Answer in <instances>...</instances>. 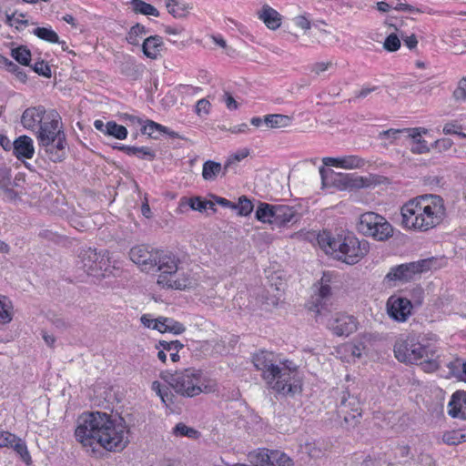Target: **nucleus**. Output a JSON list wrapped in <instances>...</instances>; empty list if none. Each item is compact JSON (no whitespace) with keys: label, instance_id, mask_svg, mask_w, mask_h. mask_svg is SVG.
I'll use <instances>...</instances> for the list:
<instances>
[{"label":"nucleus","instance_id":"57","mask_svg":"<svg viewBox=\"0 0 466 466\" xmlns=\"http://www.w3.org/2000/svg\"><path fill=\"white\" fill-rule=\"evenodd\" d=\"M322 162L324 166L327 167H335L342 168V157H323Z\"/></svg>","mask_w":466,"mask_h":466},{"label":"nucleus","instance_id":"11","mask_svg":"<svg viewBox=\"0 0 466 466\" xmlns=\"http://www.w3.org/2000/svg\"><path fill=\"white\" fill-rule=\"evenodd\" d=\"M316 320L324 324L336 336H349L358 329V321L353 316L343 312L333 314L328 313V310L322 312L319 306Z\"/></svg>","mask_w":466,"mask_h":466},{"label":"nucleus","instance_id":"42","mask_svg":"<svg viewBox=\"0 0 466 466\" xmlns=\"http://www.w3.org/2000/svg\"><path fill=\"white\" fill-rule=\"evenodd\" d=\"M12 57L16 60L18 63L24 66H28L31 60V52L25 46H18L16 48L12 49L11 51Z\"/></svg>","mask_w":466,"mask_h":466},{"label":"nucleus","instance_id":"46","mask_svg":"<svg viewBox=\"0 0 466 466\" xmlns=\"http://www.w3.org/2000/svg\"><path fill=\"white\" fill-rule=\"evenodd\" d=\"M238 208V214L241 216H248L253 210L252 202L245 196L238 198V203L236 206Z\"/></svg>","mask_w":466,"mask_h":466},{"label":"nucleus","instance_id":"34","mask_svg":"<svg viewBox=\"0 0 466 466\" xmlns=\"http://www.w3.org/2000/svg\"><path fill=\"white\" fill-rule=\"evenodd\" d=\"M187 204L193 210L205 211L207 209H214L215 203L212 201L205 200L200 197L190 198L188 199L182 198L180 200V206Z\"/></svg>","mask_w":466,"mask_h":466},{"label":"nucleus","instance_id":"36","mask_svg":"<svg viewBox=\"0 0 466 466\" xmlns=\"http://www.w3.org/2000/svg\"><path fill=\"white\" fill-rule=\"evenodd\" d=\"M13 319V305L9 299L0 295V324H7Z\"/></svg>","mask_w":466,"mask_h":466},{"label":"nucleus","instance_id":"53","mask_svg":"<svg viewBox=\"0 0 466 466\" xmlns=\"http://www.w3.org/2000/svg\"><path fill=\"white\" fill-rule=\"evenodd\" d=\"M34 71L40 76L50 77L51 69L49 66L44 61L35 62L33 67Z\"/></svg>","mask_w":466,"mask_h":466},{"label":"nucleus","instance_id":"49","mask_svg":"<svg viewBox=\"0 0 466 466\" xmlns=\"http://www.w3.org/2000/svg\"><path fill=\"white\" fill-rule=\"evenodd\" d=\"M453 98L456 101H466V77L460 80L457 87L453 91Z\"/></svg>","mask_w":466,"mask_h":466},{"label":"nucleus","instance_id":"1","mask_svg":"<svg viewBox=\"0 0 466 466\" xmlns=\"http://www.w3.org/2000/svg\"><path fill=\"white\" fill-rule=\"evenodd\" d=\"M76 440L84 447L95 451L99 445L108 451H121L129 443V430L121 418H113L101 411L83 413L77 420Z\"/></svg>","mask_w":466,"mask_h":466},{"label":"nucleus","instance_id":"62","mask_svg":"<svg viewBox=\"0 0 466 466\" xmlns=\"http://www.w3.org/2000/svg\"><path fill=\"white\" fill-rule=\"evenodd\" d=\"M225 104L229 110H234L238 108V103L236 102L234 97L228 93L225 94Z\"/></svg>","mask_w":466,"mask_h":466},{"label":"nucleus","instance_id":"47","mask_svg":"<svg viewBox=\"0 0 466 466\" xmlns=\"http://www.w3.org/2000/svg\"><path fill=\"white\" fill-rule=\"evenodd\" d=\"M165 322L167 323L166 324L167 332H171L173 334L178 335V334L183 333L186 330V328L182 323H180L173 319L165 318Z\"/></svg>","mask_w":466,"mask_h":466},{"label":"nucleus","instance_id":"13","mask_svg":"<svg viewBox=\"0 0 466 466\" xmlns=\"http://www.w3.org/2000/svg\"><path fill=\"white\" fill-rule=\"evenodd\" d=\"M319 174L323 187L334 186L339 190L351 187H360L364 185L362 177H355L351 174L336 173L325 167H319Z\"/></svg>","mask_w":466,"mask_h":466},{"label":"nucleus","instance_id":"51","mask_svg":"<svg viewBox=\"0 0 466 466\" xmlns=\"http://www.w3.org/2000/svg\"><path fill=\"white\" fill-rule=\"evenodd\" d=\"M173 433L179 436H187L192 438L196 436L197 431L183 423H178L173 429Z\"/></svg>","mask_w":466,"mask_h":466},{"label":"nucleus","instance_id":"55","mask_svg":"<svg viewBox=\"0 0 466 466\" xmlns=\"http://www.w3.org/2000/svg\"><path fill=\"white\" fill-rule=\"evenodd\" d=\"M136 156L142 159L152 160L155 157V153L147 147H137Z\"/></svg>","mask_w":466,"mask_h":466},{"label":"nucleus","instance_id":"12","mask_svg":"<svg viewBox=\"0 0 466 466\" xmlns=\"http://www.w3.org/2000/svg\"><path fill=\"white\" fill-rule=\"evenodd\" d=\"M360 230L366 236L383 241L393 235V228L387 219L374 212H366L360 218Z\"/></svg>","mask_w":466,"mask_h":466},{"label":"nucleus","instance_id":"25","mask_svg":"<svg viewBox=\"0 0 466 466\" xmlns=\"http://www.w3.org/2000/svg\"><path fill=\"white\" fill-rule=\"evenodd\" d=\"M448 413L452 418L466 419V393L456 391L448 404Z\"/></svg>","mask_w":466,"mask_h":466},{"label":"nucleus","instance_id":"7","mask_svg":"<svg viewBox=\"0 0 466 466\" xmlns=\"http://www.w3.org/2000/svg\"><path fill=\"white\" fill-rule=\"evenodd\" d=\"M158 271L157 283L167 289H188L196 285V281L187 272L180 269V259L175 254L159 250L156 258Z\"/></svg>","mask_w":466,"mask_h":466},{"label":"nucleus","instance_id":"32","mask_svg":"<svg viewBox=\"0 0 466 466\" xmlns=\"http://www.w3.org/2000/svg\"><path fill=\"white\" fill-rule=\"evenodd\" d=\"M165 3L168 13L176 18L186 16L190 8L183 0H166Z\"/></svg>","mask_w":466,"mask_h":466},{"label":"nucleus","instance_id":"26","mask_svg":"<svg viewBox=\"0 0 466 466\" xmlns=\"http://www.w3.org/2000/svg\"><path fill=\"white\" fill-rule=\"evenodd\" d=\"M258 18L271 30L279 28L281 25V15L275 9L264 5L258 12Z\"/></svg>","mask_w":466,"mask_h":466},{"label":"nucleus","instance_id":"14","mask_svg":"<svg viewBox=\"0 0 466 466\" xmlns=\"http://www.w3.org/2000/svg\"><path fill=\"white\" fill-rule=\"evenodd\" d=\"M254 466H293L292 460L279 451L260 449L249 454Z\"/></svg>","mask_w":466,"mask_h":466},{"label":"nucleus","instance_id":"43","mask_svg":"<svg viewBox=\"0 0 466 466\" xmlns=\"http://www.w3.org/2000/svg\"><path fill=\"white\" fill-rule=\"evenodd\" d=\"M106 135L116 139H125L127 137V130L124 126L118 125L114 121H108Z\"/></svg>","mask_w":466,"mask_h":466},{"label":"nucleus","instance_id":"60","mask_svg":"<svg viewBox=\"0 0 466 466\" xmlns=\"http://www.w3.org/2000/svg\"><path fill=\"white\" fill-rule=\"evenodd\" d=\"M410 454V449L407 445H400L397 447L396 449V456L399 459L405 460L407 459Z\"/></svg>","mask_w":466,"mask_h":466},{"label":"nucleus","instance_id":"30","mask_svg":"<svg viewBox=\"0 0 466 466\" xmlns=\"http://www.w3.org/2000/svg\"><path fill=\"white\" fill-rule=\"evenodd\" d=\"M275 206L265 202H260L256 210V218L263 223L275 222Z\"/></svg>","mask_w":466,"mask_h":466},{"label":"nucleus","instance_id":"50","mask_svg":"<svg viewBox=\"0 0 466 466\" xmlns=\"http://www.w3.org/2000/svg\"><path fill=\"white\" fill-rule=\"evenodd\" d=\"M400 46V41L397 35L390 34L384 42V48L388 51H397Z\"/></svg>","mask_w":466,"mask_h":466},{"label":"nucleus","instance_id":"38","mask_svg":"<svg viewBox=\"0 0 466 466\" xmlns=\"http://www.w3.org/2000/svg\"><path fill=\"white\" fill-rule=\"evenodd\" d=\"M151 390L156 392L167 407L173 403V394L167 387L163 386L159 381H153Z\"/></svg>","mask_w":466,"mask_h":466},{"label":"nucleus","instance_id":"24","mask_svg":"<svg viewBox=\"0 0 466 466\" xmlns=\"http://www.w3.org/2000/svg\"><path fill=\"white\" fill-rule=\"evenodd\" d=\"M331 275L329 273H324L320 282L319 288L318 290V294L316 295L314 306L311 309L317 314V307L322 309V312L327 311L326 300L329 298L331 294L330 288Z\"/></svg>","mask_w":466,"mask_h":466},{"label":"nucleus","instance_id":"44","mask_svg":"<svg viewBox=\"0 0 466 466\" xmlns=\"http://www.w3.org/2000/svg\"><path fill=\"white\" fill-rule=\"evenodd\" d=\"M146 34L145 26L137 24L129 30L127 40L131 45H138L139 39Z\"/></svg>","mask_w":466,"mask_h":466},{"label":"nucleus","instance_id":"31","mask_svg":"<svg viewBox=\"0 0 466 466\" xmlns=\"http://www.w3.org/2000/svg\"><path fill=\"white\" fill-rule=\"evenodd\" d=\"M295 216L294 209L287 205L275 206V222L274 225L282 226L291 221Z\"/></svg>","mask_w":466,"mask_h":466},{"label":"nucleus","instance_id":"29","mask_svg":"<svg viewBox=\"0 0 466 466\" xmlns=\"http://www.w3.org/2000/svg\"><path fill=\"white\" fill-rule=\"evenodd\" d=\"M228 170L218 162L207 160L203 164L202 177L204 180L214 181L218 177L225 176Z\"/></svg>","mask_w":466,"mask_h":466},{"label":"nucleus","instance_id":"52","mask_svg":"<svg viewBox=\"0 0 466 466\" xmlns=\"http://www.w3.org/2000/svg\"><path fill=\"white\" fill-rule=\"evenodd\" d=\"M248 154H249V152L248 149H243V150L232 155L226 161L225 168L229 169L234 163L239 162L242 159L246 158L248 156Z\"/></svg>","mask_w":466,"mask_h":466},{"label":"nucleus","instance_id":"3","mask_svg":"<svg viewBox=\"0 0 466 466\" xmlns=\"http://www.w3.org/2000/svg\"><path fill=\"white\" fill-rule=\"evenodd\" d=\"M401 226L405 229L428 231L444 218L443 200L437 195H423L409 200L400 208Z\"/></svg>","mask_w":466,"mask_h":466},{"label":"nucleus","instance_id":"48","mask_svg":"<svg viewBox=\"0 0 466 466\" xmlns=\"http://www.w3.org/2000/svg\"><path fill=\"white\" fill-rule=\"evenodd\" d=\"M453 142L450 138H440L437 139L431 147L436 149L440 153L446 152L451 148Z\"/></svg>","mask_w":466,"mask_h":466},{"label":"nucleus","instance_id":"56","mask_svg":"<svg viewBox=\"0 0 466 466\" xmlns=\"http://www.w3.org/2000/svg\"><path fill=\"white\" fill-rule=\"evenodd\" d=\"M210 104L206 99H200L198 101L196 105V113L198 116H201L202 114H208L209 111Z\"/></svg>","mask_w":466,"mask_h":466},{"label":"nucleus","instance_id":"21","mask_svg":"<svg viewBox=\"0 0 466 466\" xmlns=\"http://www.w3.org/2000/svg\"><path fill=\"white\" fill-rule=\"evenodd\" d=\"M365 351L366 344L362 338L352 342L345 343L339 346L337 350L340 358L348 362L360 359Z\"/></svg>","mask_w":466,"mask_h":466},{"label":"nucleus","instance_id":"40","mask_svg":"<svg viewBox=\"0 0 466 466\" xmlns=\"http://www.w3.org/2000/svg\"><path fill=\"white\" fill-rule=\"evenodd\" d=\"M366 160L357 155H348L342 157V168L360 169L364 167Z\"/></svg>","mask_w":466,"mask_h":466},{"label":"nucleus","instance_id":"41","mask_svg":"<svg viewBox=\"0 0 466 466\" xmlns=\"http://www.w3.org/2000/svg\"><path fill=\"white\" fill-rule=\"evenodd\" d=\"M33 33L44 41L49 43H59L58 35L51 27H36L34 29Z\"/></svg>","mask_w":466,"mask_h":466},{"label":"nucleus","instance_id":"19","mask_svg":"<svg viewBox=\"0 0 466 466\" xmlns=\"http://www.w3.org/2000/svg\"><path fill=\"white\" fill-rule=\"evenodd\" d=\"M428 132V129L425 127L407 128V131H405V139L410 141V151L412 153L424 154L430 152L431 147L422 137L423 135H427Z\"/></svg>","mask_w":466,"mask_h":466},{"label":"nucleus","instance_id":"54","mask_svg":"<svg viewBox=\"0 0 466 466\" xmlns=\"http://www.w3.org/2000/svg\"><path fill=\"white\" fill-rule=\"evenodd\" d=\"M25 15L24 14H16L14 13L12 15H6V20L7 23L13 26L15 25L16 28H18V25H26L27 21L24 19Z\"/></svg>","mask_w":466,"mask_h":466},{"label":"nucleus","instance_id":"17","mask_svg":"<svg viewBox=\"0 0 466 466\" xmlns=\"http://www.w3.org/2000/svg\"><path fill=\"white\" fill-rule=\"evenodd\" d=\"M387 313L396 321L404 322L411 315L412 304L407 298L391 295L386 303Z\"/></svg>","mask_w":466,"mask_h":466},{"label":"nucleus","instance_id":"35","mask_svg":"<svg viewBox=\"0 0 466 466\" xmlns=\"http://www.w3.org/2000/svg\"><path fill=\"white\" fill-rule=\"evenodd\" d=\"M134 12L144 15H152L155 17L159 16L158 10L152 5L146 3L143 0H132L130 3Z\"/></svg>","mask_w":466,"mask_h":466},{"label":"nucleus","instance_id":"16","mask_svg":"<svg viewBox=\"0 0 466 466\" xmlns=\"http://www.w3.org/2000/svg\"><path fill=\"white\" fill-rule=\"evenodd\" d=\"M338 412L343 416L346 423L354 424L361 417L362 409L360 400L349 391H342Z\"/></svg>","mask_w":466,"mask_h":466},{"label":"nucleus","instance_id":"23","mask_svg":"<svg viewBox=\"0 0 466 466\" xmlns=\"http://www.w3.org/2000/svg\"><path fill=\"white\" fill-rule=\"evenodd\" d=\"M0 195L6 201L16 199L17 193L12 187L11 169L0 162Z\"/></svg>","mask_w":466,"mask_h":466},{"label":"nucleus","instance_id":"59","mask_svg":"<svg viewBox=\"0 0 466 466\" xmlns=\"http://www.w3.org/2000/svg\"><path fill=\"white\" fill-rule=\"evenodd\" d=\"M460 129L461 127L457 123L449 122L444 125L442 131L445 135H455L458 133V130Z\"/></svg>","mask_w":466,"mask_h":466},{"label":"nucleus","instance_id":"9","mask_svg":"<svg viewBox=\"0 0 466 466\" xmlns=\"http://www.w3.org/2000/svg\"><path fill=\"white\" fill-rule=\"evenodd\" d=\"M111 260L107 250L97 252L96 248H82L78 255L77 267L87 275L93 277H104L110 273Z\"/></svg>","mask_w":466,"mask_h":466},{"label":"nucleus","instance_id":"61","mask_svg":"<svg viewBox=\"0 0 466 466\" xmlns=\"http://www.w3.org/2000/svg\"><path fill=\"white\" fill-rule=\"evenodd\" d=\"M154 125H155L154 121L147 120L146 122V124L143 126V128H142L143 134H147V135L152 137L154 135V133L156 132V128H155V127H153Z\"/></svg>","mask_w":466,"mask_h":466},{"label":"nucleus","instance_id":"20","mask_svg":"<svg viewBox=\"0 0 466 466\" xmlns=\"http://www.w3.org/2000/svg\"><path fill=\"white\" fill-rule=\"evenodd\" d=\"M47 111L43 106L26 108L21 116V124L28 130L38 129L44 119H46Z\"/></svg>","mask_w":466,"mask_h":466},{"label":"nucleus","instance_id":"28","mask_svg":"<svg viewBox=\"0 0 466 466\" xmlns=\"http://www.w3.org/2000/svg\"><path fill=\"white\" fill-rule=\"evenodd\" d=\"M163 40L159 35H152L146 38L142 45L143 53L151 59H156L162 50Z\"/></svg>","mask_w":466,"mask_h":466},{"label":"nucleus","instance_id":"4","mask_svg":"<svg viewBox=\"0 0 466 466\" xmlns=\"http://www.w3.org/2000/svg\"><path fill=\"white\" fill-rule=\"evenodd\" d=\"M317 241L326 254L349 265L358 263L370 248L367 240H360L350 233L333 234L323 230L318 234Z\"/></svg>","mask_w":466,"mask_h":466},{"label":"nucleus","instance_id":"2","mask_svg":"<svg viewBox=\"0 0 466 466\" xmlns=\"http://www.w3.org/2000/svg\"><path fill=\"white\" fill-rule=\"evenodd\" d=\"M253 363L262 372V379L274 391L283 395H295L302 390L297 366L289 360H274V355L259 351L253 356Z\"/></svg>","mask_w":466,"mask_h":466},{"label":"nucleus","instance_id":"18","mask_svg":"<svg viewBox=\"0 0 466 466\" xmlns=\"http://www.w3.org/2000/svg\"><path fill=\"white\" fill-rule=\"evenodd\" d=\"M0 448H12L26 464L31 461L25 442L9 431H0Z\"/></svg>","mask_w":466,"mask_h":466},{"label":"nucleus","instance_id":"58","mask_svg":"<svg viewBox=\"0 0 466 466\" xmlns=\"http://www.w3.org/2000/svg\"><path fill=\"white\" fill-rule=\"evenodd\" d=\"M400 37L403 40L405 46L409 49H413L417 46L418 40H417L415 35H404L403 34H400Z\"/></svg>","mask_w":466,"mask_h":466},{"label":"nucleus","instance_id":"8","mask_svg":"<svg viewBox=\"0 0 466 466\" xmlns=\"http://www.w3.org/2000/svg\"><path fill=\"white\" fill-rule=\"evenodd\" d=\"M161 377L176 393L187 398H193L201 393H211L217 390L214 380L207 379L199 370L193 368L174 374H162Z\"/></svg>","mask_w":466,"mask_h":466},{"label":"nucleus","instance_id":"45","mask_svg":"<svg viewBox=\"0 0 466 466\" xmlns=\"http://www.w3.org/2000/svg\"><path fill=\"white\" fill-rule=\"evenodd\" d=\"M407 128L402 129H388L380 133V138L381 139H389L390 142H394L395 140L405 138Z\"/></svg>","mask_w":466,"mask_h":466},{"label":"nucleus","instance_id":"39","mask_svg":"<svg viewBox=\"0 0 466 466\" xmlns=\"http://www.w3.org/2000/svg\"><path fill=\"white\" fill-rule=\"evenodd\" d=\"M160 346H164V350L169 353L170 359L173 362H177L179 360L178 352L183 349L184 345L178 340L166 341L160 340Z\"/></svg>","mask_w":466,"mask_h":466},{"label":"nucleus","instance_id":"15","mask_svg":"<svg viewBox=\"0 0 466 466\" xmlns=\"http://www.w3.org/2000/svg\"><path fill=\"white\" fill-rule=\"evenodd\" d=\"M158 251V249L149 248L146 245H138L130 249L129 257L142 271L149 272L156 268Z\"/></svg>","mask_w":466,"mask_h":466},{"label":"nucleus","instance_id":"64","mask_svg":"<svg viewBox=\"0 0 466 466\" xmlns=\"http://www.w3.org/2000/svg\"><path fill=\"white\" fill-rule=\"evenodd\" d=\"M329 66V63H324V62L316 63L312 67V71L315 72L316 74H320V73L326 71L328 69Z\"/></svg>","mask_w":466,"mask_h":466},{"label":"nucleus","instance_id":"10","mask_svg":"<svg viewBox=\"0 0 466 466\" xmlns=\"http://www.w3.org/2000/svg\"><path fill=\"white\" fill-rule=\"evenodd\" d=\"M435 268L436 259L434 258L393 266L386 274L384 282L390 286H395L397 282H407L414 276Z\"/></svg>","mask_w":466,"mask_h":466},{"label":"nucleus","instance_id":"63","mask_svg":"<svg viewBox=\"0 0 466 466\" xmlns=\"http://www.w3.org/2000/svg\"><path fill=\"white\" fill-rule=\"evenodd\" d=\"M296 25L302 29H309L310 28V22L304 16L297 17Z\"/></svg>","mask_w":466,"mask_h":466},{"label":"nucleus","instance_id":"6","mask_svg":"<svg viewBox=\"0 0 466 466\" xmlns=\"http://www.w3.org/2000/svg\"><path fill=\"white\" fill-rule=\"evenodd\" d=\"M38 145L44 147L48 158L53 162H60L66 157V135L63 131L59 113L48 110L46 119L36 132Z\"/></svg>","mask_w":466,"mask_h":466},{"label":"nucleus","instance_id":"33","mask_svg":"<svg viewBox=\"0 0 466 466\" xmlns=\"http://www.w3.org/2000/svg\"><path fill=\"white\" fill-rule=\"evenodd\" d=\"M291 117L281 114L267 115L264 117V124L270 128H281L289 127Z\"/></svg>","mask_w":466,"mask_h":466},{"label":"nucleus","instance_id":"37","mask_svg":"<svg viewBox=\"0 0 466 466\" xmlns=\"http://www.w3.org/2000/svg\"><path fill=\"white\" fill-rule=\"evenodd\" d=\"M442 441L448 445H458L466 441V429L453 430L446 431L442 436Z\"/></svg>","mask_w":466,"mask_h":466},{"label":"nucleus","instance_id":"22","mask_svg":"<svg viewBox=\"0 0 466 466\" xmlns=\"http://www.w3.org/2000/svg\"><path fill=\"white\" fill-rule=\"evenodd\" d=\"M13 154L19 160L31 159L35 154L33 139L25 135L18 137L13 142Z\"/></svg>","mask_w":466,"mask_h":466},{"label":"nucleus","instance_id":"5","mask_svg":"<svg viewBox=\"0 0 466 466\" xmlns=\"http://www.w3.org/2000/svg\"><path fill=\"white\" fill-rule=\"evenodd\" d=\"M437 352L435 345L420 339L416 335L400 338L394 344V355L399 361L420 364L426 372H433L442 365V360Z\"/></svg>","mask_w":466,"mask_h":466},{"label":"nucleus","instance_id":"27","mask_svg":"<svg viewBox=\"0 0 466 466\" xmlns=\"http://www.w3.org/2000/svg\"><path fill=\"white\" fill-rule=\"evenodd\" d=\"M300 448L302 451L307 453L310 458L319 459L326 455L329 445L324 441H311L301 444Z\"/></svg>","mask_w":466,"mask_h":466}]
</instances>
